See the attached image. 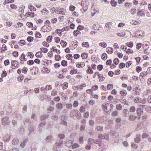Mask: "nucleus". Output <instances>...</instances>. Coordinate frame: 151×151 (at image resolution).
<instances>
[{"label": "nucleus", "instance_id": "44", "mask_svg": "<svg viewBox=\"0 0 151 151\" xmlns=\"http://www.w3.org/2000/svg\"><path fill=\"white\" fill-rule=\"evenodd\" d=\"M131 14L133 15L136 13V9L134 8H132L130 11Z\"/></svg>", "mask_w": 151, "mask_h": 151}, {"label": "nucleus", "instance_id": "3", "mask_svg": "<svg viewBox=\"0 0 151 151\" xmlns=\"http://www.w3.org/2000/svg\"><path fill=\"white\" fill-rule=\"evenodd\" d=\"M112 106L113 105L110 104H106L104 107L105 110H106V111H108L109 110H110Z\"/></svg>", "mask_w": 151, "mask_h": 151}, {"label": "nucleus", "instance_id": "56", "mask_svg": "<svg viewBox=\"0 0 151 151\" xmlns=\"http://www.w3.org/2000/svg\"><path fill=\"white\" fill-rule=\"evenodd\" d=\"M27 40L29 42H31L33 40V37L29 36L27 39Z\"/></svg>", "mask_w": 151, "mask_h": 151}, {"label": "nucleus", "instance_id": "57", "mask_svg": "<svg viewBox=\"0 0 151 151\" xmlns=\"http://www.w3.org/2000/svg\"><path fill=\"white\" fill-rule=\"evenodd\" d=\"M55 58L56 60L59 61L61 59V57L59 55H55Z\"/></svg>", "mask_w": 151, "mask_h": 151}, {"label": "nucleus", "instance_id": "35", "mask_svg": "<svg viewBox=\"0 0 151 151\" xmlns=\"http://www.w3.org/2000/svg\"><path fill=\"white\" fill-rule=\"evenodd\" d=\"M79 146V145L76 143H75L73 144L72 143V147L73 149H74L78 147Z\"/></svg>", "mask_w": 151, "mask_h": 151}, {"label": "nucleus", "instance_id": "1", "mask_svg": "<svg viewBox=\"0 0 151 151\" xmlns=\"http://www.w3.org/2000/svg\"><path fill=\"white\" fill-rule=\"evenodd\" d=\"M82 6L85 12L88 9V6L89 5V3L88 0H82Z\"/></svg>", "mask_w": 151, "mask_h": 151}, {"label": "nucleus", "instance_id": "23", "mask_svg": "<svg viewBox=\"0 0 151 151\" xmlns=\"http://www.w3.org/2000/svg\"><path fill=\"white\" fill-rule=\"evenodd\" d=\"M137 117L136 116L133 115H131L129 116V119L131 121H134L136 119Z\"/></svg>", "mask_w": 151, "mask_h": 151}, {"label": "nucleus", "instance_id": "19", "mask_svg": "<svg viewBox=\"0 0 151 151\" xmlns=\"http://www.w3.org/2000/svg\"><path fill=\"white\" fill-rule=\"evenodd\" d=\"M19 139L17 138H14L12 141V144L13 145H17L19 142Z\"/></svg>", "mask_w": 151, "mask_h": 151}, {"label": "nucleus", "instance_id": "2", "mask_svg": "<svg viewBox=\"0 0 151 151\" xmlns=\"http://www.w3.org/2000/svg\"><path fill=\"white\" fill-rule=\"evenodd\" d=\"M9 118L7 117L3 118L2 119V123L3 125H7L9 124Z\"/></svg>", "mask_w": 151, "mask_h": 151}, {"label": "nucleus", "instance_id": "31", "mask_svg": "<svg viewBox=\"0 0 151 151\" xmlns=\"http://www.w3.org/2000/svg\"><path fill=\"white\" fill-rule=\"evenodd\" d=\"M75 116L78 119H80L81 118V114L78 110H77Z\"/></svg>", "mask_w": 151, "mask_h": 151}, {"label": "nucleus", "instance_id": "32", "mask_svg": "<svg viewBox=\"0 0 151 151\" xmlns=\"http://www.w3.org/2000/svg\"><path fill=\"white\" fill-rule=\"evenodd\" d=\"M88 145L93 144L94 143V140L91 138H89L88 139Z\"/></svg>", "mask_w": 151, "mask_h": 151}, {"label": "nucleus", "instance_id": "28", "mask_svg": "<svg viewBox=\"0 0 151 151\" xmlns=\"http://www.w3.org/2000/svg\"><path fill=\"white\" fill-rule=\"evenodd\" d=\"M79 30H78L77 29L76 30H75L73 32V34L74 36L75 37H77L78 35H79L81 34V32L79 31Z\"/></svg>", "mask_w": 151, "mask_h": 151}, {"label": "nucleus", "instance_id": "53", "mask_svg": "<svg viewBox=\"0 0 151 151\" xmlns=\"http://www.w3.org/2000/svg\"><path fill=\"white\" fill-rule=\"evenodd\" d=\"M52 36H49L47 37V42H51V40H52Z\"/></svg>", "mask_w": 151, "mask_h": 151}, {"label": "nucleus", "instance_id": "13", "mask_svg": "<svg viewBox=\"0 0 151 151\" xmlns=\"http://www.w3.org/2000/svg\"><path fill=\"white\" fill-rule=\"evenodd\" d=\"M142 100L141 99L138 97H136L134 99V101L136 103H141Z\"/></svg>", "mask_w": 151, "mask_h": 151}, {"label": "nucleus", "instance_id": "17", "mask_svg": "<svg viewBox=\"0 0 151 151\" xmlns=\"http://www.w3.org/2000/svg\"><path fill=\"white\" fill-rule=\"evenodd\" d=\"M72 69H73L71 70L70 72V73L71 75H73L74 73H80V72H78L77 71V70H75L74 68H73Z\"/></svg>", "mask_w": 151, "mask_h": 151}, {"label": "nucleus", "instance_id": "16", "mask_svg": "<svg viewBox=\"0 0 151 151\" xmlns=\"http://www.w3.org/2000/svg\"><path fill=\"white\" fill-rule=\"evenodd\" d=\"M72 143L71 141L69 140L65 143V145L67 147H70L72 146Z\"/></svg>", "mask_w": 151, "mask_h": 151}, {"label": "nucleus", "instance_id": "15", "mask_svg": "<svg viewBox=\"0 0 151 151\" xmlns=\"http://www.w3.org/2000/svg\"><path fill=\"white\" fill-rule=\"evenodd\" d=\"M26 15L27 17H30L32 18L35 16L34 13L33 12H28L26 13Z\"/></svg>", "mask_w": 151, "mask_h": 151}, {"label": "nucleus", "instance_id": "62", "mask_svg": "<svg viewBox=\"0 0 151 151\" xmlns=\"http://www.w3.org/2000/svg\"><path fill=\"white\" fill-rule=\"evenodd\" d=\"M125 66V64L124 63H121L119 65V68H122Z\"/></svg>", "mask_w": 151, "mask_h": 151}, {"label": "nucleus", "instance_id": "18", "mask_svg": "<svg viewBox=\"0 0 151 151\" xmlns=\"http://www.w3.org/2000/svg\"><path fill=\"white\" fill-rule=\"evenodd\" d=\"M135 91V92L134 93H133V95H138L140 93V89H139V90H137L135 89H133L132 90V92Z\"/></svg>", "mask_w": 151, "mask_h": 151}, {"label": "nucleus", "instance_id": "7", "mask_svg": "<svg viewBox=\"0 0 151 151\" xmlns=\"http://www.w3.org/2000/svg\"><path fill=\"white\" fill-rule=\"evenodd\" d=\"M3 139L5 142H8L10 139V136L8 134H6L3 137Z\"/></svg>", "mask_w": 151, "mask_h": 151}, {"label": "nucleus", "instance_id": "27", "mask_svg": "<svg viewBox=\"0 0 151 151\" xmlns=\"http://www.w3.org/2000/svg\"><path fill=\"white\" fill-rule=\"evenodd\" d=\"M68 86V83L66 82H65L62 85V88L63 89H65L67 88Z\"/></svg>", "mask_w": 151, "mask_h": 151}, {"label": "nucleus", "instance_id": "50", "mask_svg": "<svg viewBox=\"0 0 151 151\" xmlns=\"http://www.w3.org/2000/svg\"><path fill=\"white\" fill-rule=\"evenodd\" d=\"M88 73L92 74L93 73V71L92 70L90 67H89L87 71Z\"/></svg>", "mask_w": 151, "mask_h": 151}, {"label": "nucleus", "instance_id": "33", "mask_svg": "<svg viewBox=\"0 0 151 151\" xmlns=\"http://www.w3.org/2000/svg\"><path fill=\"white\" fill-rule=\"evenodd\" d=\"M123 115L124 116H126L127 115V114L129 113V111L127 109H125L123 110Z\"/></svg>", "mask_w": 151, "mask_h": 151}, {"label": "nucleus", "instance_id": "48", "mask_svg": "<svg viewBox=\"0 0 151 151\" xmlns=\"http://www.w3.org/2000/svg\"><path fill=\"white\" fill-rule=\"evenodd\" d=\"M35 56L37 58L41 57L42 56V54L41 52H36Z\"/></svg>", "mask_w": 151, "mask_h": 151}, {"label": "nucleus", "instance_id": "46", "mask_svg": "<svg viewBox=\"0 0 151 151\" xmlns=\"http://www.w3.org/2000/svg\"><path fill=\"white\" fill-rule=\"evenodd\" d=\"M28 129H29L30 132H33L34 131V129L32 125H30L28 127Z\"/></svg>", "mask_w": 151, "mask_h": 151}, {"label": "nucleus", "instance_id": "24", "mask_svg": "<svg viewBox=\"0 0 151 151\" xmlns=\"http://www.w3.org/2000/svg\"><path fill=\"white\" fill-rule=\"evenodd\" d=\"M82 45L83 47H89V44L88 42H83Z\"/></svg>", "mask_w": 151, "mask_h": 151}, {"label": "nucleus", "instance_id": "41", "mask_svg": "<svg viewBox=\"0 0 151 151\" xmlns=\"http://www.w3.org/2000/svg\"><path fill=\"white\" fill-rule=\"evenodd\" d=\"M99 45L104 48H105L106 47L107 44L105 42H102L99 43Z\"/></svg>", "mask_w": 151, "mask_h": 151}, {"label": "nucleus", "instance_id": "51", "mask_svg": "<svg viewBox=\"0 0 151 151\" xmlns=\"http://www.w3.org/2000/svg\"><path fill=\"white\" fill-rule=\"evenodd\" d=\"M136 108L134 106H131L129 109V111L130 112H134L135 111Z\"/></svg>", "mask_w": 151, "mask_h": 151}, {"label": "nucleus", "instance_id": "36", "mask_svg": "<svg viewBox=\"0 0 151 151\" xmlns=\"http://www.w3.org/2000/svg\"><path fill=\"white\" fill-rule=\"evenodd\" d=\"M127 93L126 91L124 90L121 91H120V93L122 96H125L127 94Z\"/></svg>", "mask_w": 151, "mask_h": 151}, {"label": "nucleus", "instance_id": "38", "mask_svg": "<svg viewBox=\"0 0 151 151\" xmlns=\"http://www.w3.org/2000/svg\"><path fill=\"white\" fill-rule=\"evenodd\" d=\"M111 4L112 6H115L117 4V2L114 0H111Z\"/></svg>", "mask_w": 151, "mask_h": 151}, {"label": "nucleus", "instance_id": "63", "mask_svg": "<svg viewBox=\"0 0 151 151\" xmlns=\"http://www.w3.org/2000/svg\"><path fill=\"white\" fill-rule=\"evenodd\" d=\"M10 6L12 9H15L17 8V6L14 4H11Z\"/></svg>", "mask_w": 151, "mask_h": 151}, {"label": "nucleus", "instance_id": "30", "mask_svg": "<svg viewBox=\"0 0 151 151\" xmlns=\"http://www.w3.org/2000/svg\"><path fill=\"white\" fill-rule=\"evenodd\" d=\"M86 84H81L80 85H78L76 86V88L78 89H80L81 90H82L83 89V87L86 86Z\"/></svg>", "mask_w": 151, "mask_h": 151}, {"label": "nucleus", "instance_id": "21", "mask_svg": "<svg viewBox=\"0 0 151 151\" xmlns=\"http://www.w3.org/2000/svg\"><path fill=\"white\" fill-rule=\"evenodd\" d=\"M81 56L83 59H86L88 57V53H82Z\"/></svg>", "mask_w": 151, "mask_h": 151}, {"label": "nucleus", "instance_id": "8", "mask_svg": "<svg viewBox=\"0 0 151 151\" xmlns=\"http://www.w3.org/2000/svg\"><path fill=\"white\" fill-rule=\"evenodd\" d=\"M11 68L13 69H14L16 68H17V66L18 64L17 63V61L16 60L12 61L11 63Z\"/></svg>", "mask_w": 151, "mask_h": 151}, {"label": "nucleus", "instance_id": "58", "mask_svg": "<svg viewBox=\"0 0 151 151\" xmlns=\"http://www.w3.org/2000/svg\"><path fill=\"white\" fill-rule=\"evenodd\" d=\"M52 89V86L51 85H47L45 87V89L47 90H50Z\"/></svg>", "mask_w": 151, "mask_h": 151}, {"label": "nucleus", "instance_id": "52", "mask_svg": "<svg viewBox=\"0 0 151 151\" xmlns=\"http://www.w3.org/2000/svg\"><path fill=\"white\" fill-rule=\"evenodd\" d=\"M48 118V116L47 115H43L41 116L40 120H43L45 119H47Z\"/></svg>", "mask_w": 151, "mask_h": 151}, {"label": "nucleus", "instance_id": "25", "mask_svg": "<svg viewBox=\"0 0 151 151\" xmlns=\"http://www.w3.org/2000/svg\"><path fill=\"white\" fill-rule=\"evenodd\" d=\"M73 105L71 104H67L66 105V108L68 109H71L72 108Z\"/></svg>", "mask_w": 151, "mask_h": 151}, {"label": "nucleus", "instance_id": "55", "mask_svg": "<svg viewBox=\"0 0 151 151\" xmlns=\"http://www.w3.org/2000/svg\"><path fill=\"white\" fill-rule=\"evenodd\" d=\"M127 45L129 47H132L133 45V43L132 42H130L129 43H126Z\"/></svg>", "mask_w": 151, "mask_h": 151}, {"label": "nucleus", "instance_id": "22", "mask_svg": "<svg viewBox=\"0 0 151 151\" xmlns=\"http://www.w3.org/2000/svg\"><path fill=\"white\" fill-rule=\"evenodd\" d=\"M113 49L111 47H108L106 49V51L109 54H111L113 52Z\"/></svg>", "mask_w": 151, "mask_h": 151}, {"label": "nucleus", "instance_id": "37", "mask_svg": "<svg viewBox=\"0 0 151 151\" xmlns=\"http://www.w3.org/2000/svg\"><path fill=\"white\" fill-rule=\"evenodd\" d=\"M28 8L30 9V11L33 10L34 11H36V9L32 5H29Z\"/></svg>", "mask_w": 151, "mask_h": 151}, {"label": "nucleus", "instance_id": "20", "mask_svg": "<svg viewBox=\"0 0 151 151\" xmlns=\"http://www.w3.org/2000/svg\"><path fill=\"white\" fill-rule=\"evenodd\" d=\"M28 141L27 139H25L20 144V146L22 148H24L26 145V144L27 143Z\"/></svg>", "mask_w": 151, "mask_h": 151}, {"label": "nucleus", "instance_id": "4", "mask_svg": "<svg viewBox=\"0 0 151 151\" xmlns=\"http://www.w3.org/2000/svg\"><path fill=\"white\" fill-rule=\"evenodd\" d=\"M63 141H60L59 142L56 143L55 144V145L54 147V149L56 150H59V147L62 144Z\"/></svg>", "mask_w": 151, "mask_h": 151}, {"label": "nucleus", "instance_id": "9", "mask_svg": "<svg viewBox=\"0 0 151 151\" xmlns=\"http://www.w3.org/2000/svg\"><path fill=\"white\" fill-rule=\"evenodd\" d=\"M19 59L22 61H26L27 60L25 55L24 53H22L21 54L19 57Z\"/></svg>", "mask_w": 151, "mask_h": 151}, {"label": "nucleus", "instance_id": "6", "mask_svg": "<svg viewBox=\"0 0 151 151\" xmlns=\"http://www.w3.org/2000/svg\"><path fill=\"white\" fill-rule=\"evenodd\" d=\"M137 115L139 116L137 117V118L139 119L140 118V116L143 114L142 109L141 108H137Z\"/></svg>", "mask_w": 151, "mask_h": 151}, {"label": "nucleus", "instance_id": "59", "mask_svg": "<svg viewBox=\"0 0 151 151\" xmlns=\"http://www.w3.org/2000/svg\"><path fill=\"white\" fill-rule=\"evenodd\" d=\"M119 62V60L117 58H116L114 60V63L116 65L118 64Z\"/></svg>", "mask_w": 151, "mask_h": 151}, {"label": "nucleus", "instance_id": "29", "mask_svg": "<svg viewBox=\"0 0 151 151\" xmlns=\"http://www.w3.org/2000/svg\"><path fill=\"white\" fill-rule=\"evenodd\" d=\"M103 127H102L97 126L96 127L95 130L96 131H101L103 130Z\"/></svg>", "mask_w": 151, "mask_h": 151}, {"label": "nucleus", "instance_id": "40", "mask_svg": "<svg viewBox=\"0 0 151 151\" xmlns=\"http://www.w3.org/2000/svg\"><path fill=\"white\" fill-rule=\"evenodd\" d=\"M27 56H30V58H33L34 56V55L32 52H29L27 53Z\"/></svg>", "mask_w": 151, "mask_h": 151}, {"label": "nucleus", "instance_id": "12", "mask_svg": "<svg viewBox=\"0 0 151 151\" xmlns=\"http://www.w3.org/2000/svg\"><path fill=\"white\" fill-rule=\"evenodd\" d=\"M77 111V110H71L70 114V116L71 117L73 118L76 115Z\"/></svg>", "mask_w": 151, "mask_h": 151}, {"label": "nucleus", "instance_id": "61", "mask_svg": "<svg viewBox=\"0 0 151 151\" xmlns=\"http://www.w3.org/2000/svg\"><path fill=\"white\" fill-rule=\"evenodd\" d=\"M132 63L131 61H129L127 62L126 64V67L127 68H128L132 64Z\"/></svg>", "mask_w": 151, "mask_h": 151}, {"label": "nucleus", "instance_id": "14", "mask_svg": "<svg viewBox=\"0 0 151 151\" xmlns=\"http://www.w3.org/2000/svg\"><path fill=\"white\" fill-rule=\"evenodd\" d=\"M141 135L139 134H137L136 135V137L134 139V142L136 143H138L140 141Z\"/></svg>", "mask_w": 151, "mask_h": 151}, {"label": "nucleus", "instance_id": "43", "mask_svg": "<svg viewBox=\"0 0 151 151\" xmlns=\"http://www.w3.org/2000/svg\"><path fill=\"white\" fill-rule=\"evenodd\" d=\"M61 64L63 66H66L68 65L67 62L65 60H63L61 62Z\"/></svg>", "mask_w": 151, "mask_h": 151}, {"label": "nucleus", "instance_id": "5", "mask_svg": "<svg viewBox=\"0 0 151 151\" xmlns=\"http://www.w3.org/2000/svg\"><path fill=\"white\" fill-rule=\"evenodd\" d=\"M66 12V10L65 9L60 8L57 10V14L65 15Z\"/></svg>", "mask_w": 151, "mask_h": 151}, {"label": "nucleus", "instance_id": "47", "mask_svg": "<svg viewBox=\"0 0 151 151\" xmlns=\"http://www.w3.org/2000/svg\"><path fill=\"white\" fill-rule=\"evenodd\" d=\"M40 50L42 52L44 53H46L48 51L47 49L44 47H42L40 49Z\"/></svg>", "mask_w": 151, "mask_h": 151}, {"label": "nucleus", "instance_id": "11", "mask_svg": "<svg viewBox=\"0 0 151 151\" xmlns=\"http://www.w3.org/2000/svg\"><path fill=\"white\" fill-rule=\"evenodd\" d=\"M97 73V75L99 76L98 78L99 79V81H103L105 79V78L103 76L99 74V73Z\"/></svg>", "mask_w": 151, "mask_h": 151}, {"label": "nucleus", "instance_id": "45", "mask_svg": "<svg viewBox=\"0 0 151 151\" xmlns=\"http://www.w3.org/2000/svg\"><path fill=\"white\" fill-rule=\"evenodd\" d=\"M147 72H143L141 73L140 74V76L142 77L143 78L145 76L147 75Z\"/></svg>", "mask_w": 151, "mask_h": 151}, {"label": "nucleus", "instance_id": "54", "mask_svg": "<svg viewBox=\"0 0 151 151\" xmlns=\"http://www.w3.org/2000/svg\"><path fill=\"white\" fill-rule=\"evenodd\" d=\"M79 103L77 101H75L73 104L74 107H76L78 106Z\"/></svg>", "mask_w": 151, "mask_h": 151}, {"label": "nucleus", "instance_id": "39", "mask_svg": "<svg viewBox=\"0 0 151 151\" xmlns=\"http://www.w3.org/2000/svg\"><path fill=\"white\" fill-rule=\"evenodd\" d=\"M107 55L105 53H104L101 56V58L104 60H105L107 58Z\"/></svg>", "mask_w": 151, "mask_h": 151}, {"label": "nucleus", "instance_id": "64", "mask_svg": "<svg viewBox=\"0 0 151 151\" xmlns=\"http://www.w3.org/2000/svg\"><path fill=\"white\" fill-rule=\"evenodd\" d=\"M27 64L29 65H33L34 63L33 60H30L28 61L27 62Z\"/></svg>", "mask_w": 151, "mask_h": 151}, {"label": "nucleus", "instance_id": "49", "mask_svg": "<svg viewBox=\"0 0 151 151\" xmlns=\"http://www.w3.org/2000/svg\"><path fill=\"white\" fill-rule=\"evenodd\" d=\"M85 109L84 106H81L80 108V111L81 112L83 113L85 111Z\"/></svg>", "mask_w": 151, "mask_h": 151}, {"label": "nucleus", "instance_id": "42", "mask_svg": "<svg viewBox=\"0 0 151 151\" xmlns=\"http://www.w3.org/2000/svg\"><path fill=\"white\" fill-rule=\"evenodd\" d=\"M52 140V137L50 136H47L45 138V140L47 142H49Z\"/></svg>", "mask_w": 151, "mask_h": 151}, {"label": "nucleus", "instance_id": "60", "mask_svg": "<svg viewBox=\"0 0 151 151\" xmlns=\"http://www.w3.org/2000/svg\"><path fill=\"white\" fill-rule=\"evenodd\" d=\"M57 93V91L55 90H53L52 92L51 95L52 96H55Z\"/></svg>", "mask_w": 151, "mask_h": 151}, {"label": "nucleus", "instance_id": "34", "mask_svg": "<svg viewBox=\"0 0 151 151\" xmlns=\"http://www.w3.org/2000/svg\"><path fill=\"white\" fill-rule=\"evenodd\" d=\"M24 78V76L21 75L17 78V80L19 82L22 81Z\"/></svg>", "mask_w": 151, "mask_h": 151}, {"label": "nucleus", "instance_id": "10", "mask_svg": "<svg viewBox=\"0 0 151 151\" xmlns=\"http://www.w3.org/2000/svg\"><path fill=\"white\" fill-rule=\"evenodd\" d=\"M85 65V63L83 62H81L80 63H78L76 64V66L78 68H82Z\"/></svg>", "mask_w": 151, "mask_h": 151}, {"label": "nucleus", "instance_id": "26", "mask_svg": "<svg viewBox=\"0 0 151 151\" xmlns=\"http://www.w3.org/2000/svg\"><path fill=\"white\" fill-rule=\"evenodd\" d=\"M56 107L59 109H61L63 108L62 104L60 103H58L56 105Z\"/></svg>", "mask_w": 151, "mask_h": 151}]
</instances>
